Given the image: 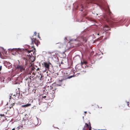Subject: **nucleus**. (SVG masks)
Returning <instances> with one entry per match:
<instances>
[{
	"instance_id": "obj_1",
	"label": "nucleus",
	"mask_w": 130,
	"mask_h": 130,
	"mask_svg": "<svg viewBox=\"0 0 130 130\" xmlns=\"http://www.w3.org/2000/svg\"><path fill=\"white\" fill-rule=\"evenodd\" d=\"M108 12L109 14H105L104 15V18L107 21L109 22V21L111 20L114 21H117L118 20L116 18H114L112 17L111 15V12L110 11V9L109 7H108Z\"/></svg>"
},
{
	"instance_id": "obj_2",
	"label": "nucleus",
	"mask_w": 130,
	"mask_h": 130,
	"mask_svg": "<svg viewBox=\"0 0 130 130\" xmlns=\"http://www.w3.org/2000/svg\"><path fill=\"white\" fill-rule=\"evenodd\" d=\"M87 61H83V62L81 61V66L83 68H82L81 69H80L79 68V67H76L77 68V70H78V71H80L81 72H85L86 71V70L84 69H83V68H86V66H87Z\"/></svg>"
},
{
	"instance_id": "obj_3",
	"label": "nucleus",
	"mask_w": 130,
	"mask_h": 130,
	"mask_svg": "<svg viewBox=\"0 0 130 130\" xmlns=\"http://www.w3.org/2000/svg\"><path fill=\"white\" fill-rule=\"evenodd\" d=\"M32 47H33L34 49V51L33 52V50H26L25 51L26 53H27L28 54L27 55V56L29 57H31V56H33V55L36 52V50L35 48L34 47V46H31ZM30 58V57H29Z\"/></svg>"
},
{
	"instance_id": "obj_4",
	"label": "nucleus",
	"mask_w": 130,
	"mask_h": 130,
	"mask_svg": "<svg viewBox=\"0 0 130 130\" xmlns=\"http://www.w3.org/2000/svg\"><path fill=\"white\" fill-rule=\"evenodd\" d=\"M16 69L19 70L20 71L22 72L25 70V68L24 66L21 64L17 65L16 68Z\"/></svg>"
},
{
	"instance_id": "obj_5",
	"label": "nucleus",
	"mask_w": 130,
	"mask_h": 130,
	"mask_svg": "<svg viewBox=\"0 0 130 130\" xmlns=\"http://www.w3.org/2000/svg\"><path fill=\"white\" fill-rule=\"evenodd\" d=\"M30 39L32 41V44L34 43L37 46H38L39 43H40V42L39 40H37L35 38H30Z\"/></svg>"
},
{
	"instance_id": "obj_6",
	"label": "nucleus",
	"mask_w": 130,
	"mask_h": 130,
	"mask_svg": "<svg viewBox=\"0 0 130 130\" xmlns=\"http://www.w3.org/2000/svg\"><path fill=\"white\" fill-rule=\"evenodd\" d=\"M42 65L47 70H48L49 69V67L50 65H52L51 63L50 62L48 63L47 62H44L42 64Z\"/></svg>"
},
{
	"instance_id": "obj_7",
	"label": "nucleus",
	"mask_w": 130,
	"mask_h": 130,
	"mask_svg": "<svg viewBox=\"0 0 130 130\" xmlns=\"http://www.w3.org/2000/svg\"><path fill=\"white\" fill-rule=\"evenodd\" d=\"M10 98H15L17 97L21 98V96L20 95V94L18 93H12L10 94Z\"/></svg>"
},
{
	"instance_id": "obj_8",
	"label": "nucleus",
	"mask_w": 130,
	"mask_h": 130,
	"mask_svg": "<svg viewBox=\"0 0 130 130\" xmlns=\"http://www.w3.org/2000/svg\"><path fill=\"white\" fill-rule=\"evenodd\" d=\"M15 102L14 99L13 98H10L9 101V104L10 105H14Z\"/></svg>"
},
{
	"instance_id": "obj_9",
	"label": "nucleus",
	"mask_w": 130,
	"mask_h": 130,
	"mask_svg": "<svg viewBox=\"0 0 130 130\" xmlns=\"http://www.w3.org/2000/svg\"><path fill=\"white\" fill-rule=\"evenodd\" d=\"M79 42L82 44H83L86 42L87 41V39L86 38H82L79 40Z\"/></svg>"
},
{
	"instance_id": "obj_10",
	"label": "nucleus",
	"mask_w": 130,
	"mask_h": 130,
	"mask_svg": "<svg viewBox=\"0 0 130 130\" xmlns=\"http://www.w3.org/2000/svg\"><path fill=\"white\" fill-rule=\"evenodd\" d=\"M33 99H31L29 101V100L27 99L25 100V104H31L33 102Z\"/></svg>"
},
{
	"instance_id": "obj_11",
	"label": "nucleus",
	"mask_w": 130,
	"mask_h": 130,
	"mask_svg": "<svg viewBox=\"0 0 130 130\" xmlns=\"http://www.w3.org/2000/svg\"><path fill=\"white\" fill-rule=\"evenodd\" d=\"M89 127V124L86 123L85 124V125L84 127L83 128V130H87V129H88Z\"/></svg>"
},
{
	"instance_id": "obj_12",
	"label": "nucleus",
	"mask_w": 130,
	"mask_h": 130,
	"mask_svg": "<svg viewBox=\"0 0 130 130\" xmlns=\"http://www.w3.org/2000/svg\"><path fill=\"white\" fill-rule=\"evenodd\" d=\"M31 105V104H26L25 105H21V106L22 107H27L28 106H29Z\"/></svg>"
},
{
	"instance_id": "obj_13",
	"label": "nucleus",
	"mask_w": 130,
	"mask_h": 130,
	"mask_svg": "<svg viewBox=\"0 0 130 130\" xmlns=\"http://www.w3.org/2000/svg\"><path fill=\"white\" fill-rule=\"evenodd\" d=\"M23 126L22 125H20L16 128V129H17V130H20V129L21 130H22L23 129Z\"/></svg>"
},
{
	"instance_id": "obj_14",
	"label": "nucleus",
	"mask_w": 130,
	"mask_h": 130,
	"mask_svg": "<svg viewBox=\"0 0 130 130\" xmlns=\"http://www.w3.org/2000/svg\"><path fill=\"white\" fill-rule=\"evenodd\" d=\"M43 98H39L38 99V100L39 101V102L41 103V102H44L42 100H43ZM44 99H45V98H44Z\"/></svg>"
},
{
	"instance_id": "obj_15",
	"label": "nucleus",
	"mask_w": 130,
	"mask_h": 130,
	"mask_svg": "<svg viewBox=\"0 0 130 130\" xmlns=\"http://www.w3.org/2000/svg\"><path fill=\"white\" fill-rule=\"evenodd\" d=\"M101 32L99 31V32H96L95 33V35H97L98 36H101Z\"/></svg>"
},
{
	"instance_id": "obj_16",
	"label": "nucleus",
	"mask_w": 130,
	"mask_h": 130,
	"mask_svg": "<svg viewBox=\"0 0 130 130\" xmlns=\"http://www.w3.org/2000/svg\"><path fill=\"white\" fill-rule=\"evenodd\" d=\"M58 74L57 73H55L53 75V77L55 78L58 75Z\"/></svg>"
},
{
	"instance_id": "obj_17",
	"label": "nucleus",
	"mask_w": 130,
	"mask_h": 130,
	"mask_svg": "<svg viewBox=\"0 0 130 130\" xmlns=\"http://www.w3.org/2000/svg\"><path fill=\"white\" fill-rule=\"evenodd\" d=\"M93 64V63H91L90 64H89L88 65H87V67H91L92 66V65Z\"/></svg>"
},
{
	"instance_id": "obj_18",
	"label": "nucleus",
	"mask_w": 130,
	"mask_h": 130,
	"mask_svg": "<svg viewBox=\"0 0 130 130\" xmlns=\"http://www.w3.org/2000/svg\"><path fill=\"white\" fill-rule=\"evenodd\" d=\"M80 7H81L82 8V9H80L79 10L80 11H82L83 10V9L84 8V7L82 5H81L80 6H79Z\"/></svg>"
},
{
	"instance_id": "obj_19",
	"label": "nucleus",
	"mask_w": 130,
	"mask_h": 130,
	"mask_svg": "<svg viewBox=\"0 0 130 130\" xmlns=\"http://www.w3.org/2000/svg\"><path fill=\"white\" fill-rule=\"evenodd\" d=\"M87 3H88V4L89 3H95V4L96 3H95L94 2H92L91 0L90 1H87Z\"/></svg>"
},
{
	"instance_id": "obj_20",
	"label": "nucleus",
	"mask_w": 130,
	"mask_h": 130,
	"mask_svg": "<svg viewBox=\"0 0 130 130\" xmlns=\"http://www.w3.org/2000/svg\"><path fill=\"white\" fill-rule=\"evenodd\" d=\"M75 42L76 44H77L76 46H79L80 45V44H79L80 43H77L76 42L77 41L76 40L75 41Z\"/></svg>"
},
{
	"instance_id": "obj_21",
	"label": "nucleus",
	"mask_w": 130,
	"mask_h": 130,
	"mask_svg": "<svg viewBox=\"0 0 130 130\" xmlns=\"http://www.w3.org/2000/svg\"><path fill=\"white\" fill-rule=\"evenodd\" d=\"M89 124H90V125H90V127H89V130H91V126L90 124V122H89Z\"/></svg>"
},
{
	"instance_id": "obj_22",
	"label": "nucleus",
	"mask_w": 130,
	"mask_h": 130,
	"mask_svg": "<svg viewBox=\"0 0 130 130\" xmlns=\"http://www.w3.org/2000/svg\"><path fill=\"white\" fill-rule=\"evenodd\" d=\"M14 105H10L9 106V108L10 109L11 108H12L13 106Z\"/></svg>"
},
{
	"instance_id": "obj_23",
	"label": "nucleus",
	"mask_w": 130,
	"mask_h": 130,
	"mask_svg": "<svg viewBox=\"0 0 130 130\" xmlns=\"http://www.w3.org/2000/svg\"><path fill=\"white\" fill-rule=\"evenodd\" d=\"M60 46H59V48H61L62 47V44L61 43H60Z\"/></svg>"
},
{
	"instance_id": "obj_24",
	"label": "nucleus",
	"mask_w": 130,
	"mask_h": 130,
	"mask_svg": "<svg viewBox=\"0 0 130 130\" xmlns=\"http://www.w3.org/2000/svg\"><path fill=\"white\" fill-rule=\"evenodd\" d=\"M105 27H106V28H108V29H107V30H108L109 29V27H108V25H106L105 26Z\"/></svg>"
},
{
	"instance_id": "obj_25",
	"label": "nucleus",
	"mask_w": 130,
	"mask_h": 130,
	"mask_svg": "<svg viewBox=\"0 0 130 130\" xmlns=\"http://www.w3.org/2000/svg\"><path fill=\"white\" fill-rule=\"evenodd\" d=\"M64 79H61V80H59L58 81V82L59 83H60V82H62V81Z\"/></svg>"
},
{
	"instance_id": "obj_26",
	"label": "nucleus",
	"mask_w": 130,
	"mask_h": 130,
	"mask_svg": "<svg viewBox=\"0 0 130 130\" xmlns=\"http://www.w3.org/2000/svg\"><path fill=\"white\" fill-rule=\"evenodd\" d=\"M52 91V93H55V90H53Z\"/></svg>"
},
{
	"instance_id": "obj_27",
	"label": "nucleus",
	"mask_w": 130,
	"mask_h": 130,
	"mask_svg": "<svg viewBox=\"0 0 130 130\" xmlns=\"http://www.w3.org/2000/svg\"><path fill=\"white\" fill-rule=\"evenodd\" d=\"M2 69V66H0V71ZM1 72H0V74H1Z\"/></svg>"
},
{
	"instance_id": "obj_28",
	"label": "nucleus",
	"mask_w": 130,
	"mask_h": 130,
	"mask_svg": "<svg viewBox=\"0 0 130 130\" xmlns=\"http://www.w3.org/2000/svg\"><path fill=\"white\" fill-rule=\"evenodd\" d=\"M35 68L34 67H33V68H32V70H35Z\"/></svg>"
},
{
	"instance_id": "obj_29",
	"label": "nucleus",
	"mask_w": 130,
	"mask_h": 130,
	"mask_svg": "<svg viewBox=\"0 0 130 130\" xmlns=\"http://www.w3.org/2000/svg\"><path fill=\"white\" fill-rule=\"evenodd\" d=\"M34 35H35V36H36V34H37V32H34Z\"/></svg>"
},
{
	"instance_id": "obj_30",
	"label": "nucleus",
	"mask_w": 130,
	"mask_h": 130,
	"mask_svg": "<svg viewBox=\"0 0 130 130\" xmlns=\"http://www.w3.org/2000/svg\"><path fill=\"white\" fill-rule=\"evenodd\" d=\"M39 33L38 34V38H39L40 39V37L39 36Z\"/></svg>"
},
{
	"instance_id": "obj_31",
	"label": "nucleus",
	"mask_w": 130,
	"mask_h": 130,
	"mask_svg": "<svg viewBox=\"0 0 130 130\" xmlns=\"http://www.w3.org/2000/svg\"><path fill=\"white\" fill-rule=\"evenodd\" d=\"M79 7V6H77V7H76V9H78V8Z\"/></svg>"
},
{
	"instance_id": "obj_32",
	"label": "nucleus",
	"mask_w": 130,
	"mask_h": 130,
	"mask_svg": "<svg viewBox=\"0 0 130 130\" xmlns=\"http://www.w3.org/2000/svg\"><path fill=\"white\" fill-rule=\"evenodd\" d=\"M23 59H25V60H27V59L26 58H25V57H23Z\"/></svg>"
},
{
	"instance_id": "obj_33",
	"label": "nucleus",
	"mask_w": 130,
	"mask_h": 130,
	"mask_svg": "<svg viewBox=\"0 0 130 130\" xmlns=\"http://www.w3.org/2000/svg\"><path fill=\"white\" fill-rule=\"evenodd\" d=\"M0 115L1 116H4V114L1 115Z\"/></svg>"
},
{
	"instance_id": "obj_34",
	"label": "nucleus",
	"mask_w": 130,
	"mask_h": 130,
	"mask_svg": "<svg viewBox=\"0 0 130 130\" xmlns=\"http://www.w3.org/2000/svg\"><path fill=\"white\" fill-rule=\"evenodd\" d=\"M46 96H42V98H46Z\"/></svg>"
},
{
	"instance_id": "obj_35",
	"label": "nucleus",
	"mask_w": 130,
	"mask_h": 130,
	"mask_svg": "<svg viewBox=\"0 0 130 130\" xmlns=\"http://www.w3.org/2000/svg\"><path fill=\"white\" fill-rule=\"evenodd\" d=\"M39 70V68H38L37 69H36L37 71H38Z\"/></svg>"
},
{
	"instance_id": "obj_36",
	"label": "nucleus",
	"mask_w": 130,
	"mask_h": 130,
	"mask_svg": "<svg viewBox=\"0 0 130 130\" xmlns=\"http://www.w3.org/2000/svg\"><path fill=\"white\" fill-rule=\"evenodd\" d=\"M15 129V128H13L12 129V130H14Z\"/></svg>"
},
{
	"instance_id": "obj_37",
	"label": "nucleus",
	"mask_w": 130,
	"mask_h": 130,
	"mask_svg": "<svg viewBox=\"0 0 130 130\" xmlns=\"http://www.w3.org/2000/svg\"><path fill=\"white\" fill-rule=\"evenodd\" d=\"M87 15V14H85V16Z\"/></svg>"
},
{
	"instance_id": "obj_38",
	"label": "nucleus",
	"mask_w": 130,
	"mask_h": 130,
	"mask_svg": "<svg viewBox=\"0 0 130 130\" xmlns=\"http://www.w3.org/2000/svg\"><path fill=\"white\" fill-rule=\"evenodd\" d=\"M18 52H20V53H21V51H18Z\"/></svg>"
},
{
	"instance_id": "obj_39",
	"label": "nucleus",
	"mask_w": 130,
	"mask_h": 130,
	"mask_svg": "<svg viewBox=\"0 0 130 130\" xmlns=\"http://www.w3.org/2000/svg\"><path fill=\"white\" fill-rule=\"evenodd\" d=\"M99 130H106L105 129H99Z\"/></svg>"
},
{
	"instance_id": "obj_40",
	"label": "nucleus",
	"mask_w": 130,
	"mask_h": 130,
	"mask_svg": "<svg viewBox=\"0 0 130 130\" xmlns=\"http://www.w3.org/2000/svg\"><path fill=\"white\" fill-rule=\"evenodd\" d=\"M85 113H87V112H86V111H85Z\"/></svg>"
},
{
	"instance_id": "obj_41",
	"label": "nucleus",
	"mask_w": 130,
	"mask_h": 130,
	"mask_svg": "<svg viewBox=\"0 0 130 130\" xmlns=\"http://www.w3.org/2000/svg\"><path fill=\"white\" fill-rule=\"evenodd\" d=\"M52 89H53V87H52Z\"/></svg>"
},
{
	"instance_id": "obj_42",
	"label": "nucleus",
	"mask_w": 130,
	"mask_h": 130,
	"mask_svg": "<svg viewBox=\"0 0 130 130\" xmlns=\"http://www.w3.org/2000/svg\"><path fill=\"white\" fill-rule=\"evenodd\" d=\"M4 80H3V82Z\"/></svg>"
},
{
	"instance_id": "obj_43",
	"label": "nucleus",
	"mask_w": 130,
	"mask_h": 130,
	"mask_svg": "<svg viewBox=\"0 0 130 130\" xmlns=\"http://www.w3.org/2000/svg\"><path fill=\"white\" fill-rule=\"evenodd\" d=\"M12 109H13V108H12Z\"/></svg>"
}]
</instances>
